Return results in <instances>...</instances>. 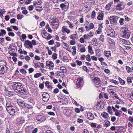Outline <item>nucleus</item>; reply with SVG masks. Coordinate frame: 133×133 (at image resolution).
<instances>
[{"instance_id":"4468645a","label":"nucleus","mask_w":133,"mask_h":133,"mask_svg":"<svg viewBox=\"0 0 133 133\" xmlns=\"http://www.w3.org/2000/svg\"><path fill=\"white\" fill-rule=\"evenodd\" d=\"M50 25H54L55 23H58L59 21L56 18H53L50 21Z\"/></svg>"},{"instance_id":"a211bd4d","label":"nucleus","mask_w":133,"mask_h":133,"mask_svg":"<svg viewBox=\"0 0 133 133\" xmlns=\"http://www.w3.org/2000/svg\"><path fill=\"white\" fill-rule=\"evenodd\" d=\"M113 3L112 2H111L109 3L106 6L105 8L106 10H109L111 6L113 4Z\"/></svg>"},{"instance_id":"c03bdc74","label":"nucleus","mask_w":133,"mask_h":133,"mask_svg":"<svg viewBox=\"0 0 133 133\" xmlns=\"http://www.w3.org/2000/svg\"><path fill=\"white\" fill-rule=\"evenodd\" d=\"M31 43V42L29 40H26L25 41L24 45L26 46V45H29Z\"/></svg>"},{"instance_id":"aec40b11","label":"nucleus","mask_w":133,"mask_h":133,"mask_svg":"<svg viewBox=\"0 0 133 133\" xmlns=\"http://www.w3.org/2000/svg\"><path fill=\"white\" fill-rule=\"evenodd\" d=\"M104 54L105 56L107 57H110L111 55V52L109 51H104Z\"/></svg>"},{"instance_id":"f3484780","label":"nucleus","mask_w":133,"mask_h":133,"mask_svg":"<svg viewBox=\"0 0 133 133\" xmlns=\"http://www.w3.org/2000/svg\"><path fill=\"white\" fill-rule=\"evenodd\" d=\"M88 117L90 120H92L94 118V116L93 114L91 113H89L87 114Z\"/></svg>"},{"instance_id":"8fccbe9b","label":"nucleus","mask_w":133,"mask_h":133,"mask_svg":"<svg viewBox=\"0 0 133 133\" xmlns=\"http://www.w3.org/2000/svg\"><path fill=\"white\" fill-rule=\"evenodd\" d=\"M99 39L102 42H103L104 39V36L103 35H101L100 36L99 38Z\"/></svg>"},{"instance_id":"7ed1b4c3","label":"nucleus","mask_w":133,"mask_h":133,"mask_svg":"<svg viewBox=\"0 0 133 133\" xmlns=\"http://www.w3.org/2000/svg\"><path fill=\"white\" fill-rule=\"evenodd\" d=\"M128 29L125 27H122L121 29L120 35L121 37L124 38H128L130 36L129 33L128 32Z\"/></svg>"},{"instance_id":"e433bc0d","label":"nucleus","mask_w":133,"mask_h":133,"mask_svg":"<svg viewBox=\"0 0 133 133\" xmlns=\"http://www.w3.org/2000/svg\"><path fill=\"white\" fill-rule=\"evenodd\" d=\"M20 72L22 74H25L26 73V70L24 69H20Z\"/></svg>"},{"instance_id":"338daca9","label":"nucleus","mask_w":133,"mask_h":133,"mask_svg":"<svg viewBox=\"0 0 133 133\" xmlns=\"http://www.w3.org/2000/svg\"><path fill=\"white\" fill-rule=\"evenodd\" d=\"M124 44L127 45H129L130 44V42L126 40L125 39Z\"/></svg>"},{"instance_id":"3c124183","label":"nucleus","mask_w":133,"mask_h":133,"mask_svg":"<svg viewBox=\"0 0 133 133\" xmlns=\"http://www.w3.org/2000/svg\"><path fill=\"white\" fill-rule=\"evenodd\" d=\"M127 81L128 83L130 84L132 82L131 80V77H128L127 78Z\"/></svg>"},{"instance_id":"69168bd1","label":"nucleus","mask_w":133,"mask_h":133,"mask_svg":"<svg viewBox=\"0 0 133 133\" xmlns=\"http://www.w3.org/2000/svg\"><path fill=\"white\" fill-rule=\"evenodd\" d=\"M9 35L10 36L14 37L15 34L13 32H9L8 33Z\"/></svg>"},{"instance_id":"de8ad7c7","label":"nucleus","mask_w":133,"mask_h":133,"mask_svg":"<svg viewBox=\"0 0 133 133\" xmlns=\"http://www.w3.org/2000/svg\"><path fill=\"white\" fill-rule=\"evenodd\" d=\"M119 79L120 83H121L122 85H124L125 84V81L122 80L121 78H119Z\"/></svg>"},{"instance_id":"6e6d98bb","label":"nucleus","mask_w":133,"mask_h":133,"mask_svg":"<svg viewBox=\"0 0 133 133\" xmlns=\"http://www.w3.org/2000/svg\"><path fill=\"white\" fill-rule=\"evenodd\" d=\"M83 70L85 71H86L87 72H89V71L88 70L87 67L85 66H83Z\"/></svg>"},{"instance_id":"dca6fc26","label":"nucleus","mask_w":133,"mask_h":133,"mask_svg":"<svg viewBox=\"0 0 133 133\" xmlns=\"http://www.w3.org/2000/svg\"><path fill=\"white\" fill-rule=\"evenodd\" d=\"M97 106H99L101 108L103 109L104 106V104L103 101H102L98 102L97 104Z\"/></svg>"},{"instance_id":"bf43d9fd","label":"nucleus","mask_w":133,"mask_h":133,"mask_svg":"<svg viewBox=\"0 0 133 133\" xmlns=\"http://www.w3.org/2000/svg\"><path fill=\"white\" fill-rule=\"evenodd\" d=\"M28 70L29 73L30 74L32 73L34 71V69L32 68H31L29 69Z\"/></svg>"},{"instance_id":"39448f33","label":"nucleus","mask_w":133,"mask_h":133,"mask_svg":"<svg viewBox=\"0 0 133 133\" xmlns=\"http://www.w3.org/2000/svg\"><path fill=\"white\" fill-rule=\"evenodd\" d=\"M109 19L111 24L113 25L117 23L118 18L115 16H111Z\"/></svg>"},{"instance_id":"4c0bfd02","label":"nucleus","mask_w":133,"mask_h":133,"mask_svg":"<svg viewBox=\"0 0 133 133\" xmlns=\"http://www.w3.org/2000/svg\"><path fill=\"white\" fill-rule=\"evenodd\" d=\"M109 82L112 83H114L115 84H118V82L115 80L113 79H110L109 81Z\"/></svg>"},{"instance_id":"72a5a7b5","label":"nucleus","mask_w":133,"mask_h":133,"mask_svg":"<svg viewBox=\"0 0 133 133\" xmlns=\"http://www.w3.org/2000/svg\"><path fill=\"white\" fill-rule=\"evenodd\" d=\"M25 107L26 108L28 109H30L31 110L32 109V105L26 104Z\"/></svg>"},{"instance_id":"ddd939ff","label":"nucleus","mask_w":133,"mask_h":133,"mask_svg":"<svg viewBox=\"0 0 133 133\" xmlns=\"http://www.w3.org/2000/svg\"><path fill=\"white\" fill-rule=\"evenodd\" d=\"M46 65L50 66L49 68H53L54 66V63L51 61H47L46 62Z\"/></svg>"},{"instance_id":"58836bf2","label":"nucleus","mask_w":133,"mask_h":133,"mask_svg":"<svg viewBox=\"0 0 133 133\" xmlns=\"http://www.w3.org/2000/svg\"><path fill=\"white\" fill-rule=\"evenodd\" d=\"M109 36H110L111 37H115V31L113 30H112V32H111V34H110L109 35Z\"/></svg>"},{"instance_id":"cd10ccee","label":"nucleus","mask_w":133,"mask_h":133,"mask_svg":"<svg viewBox=\"0 0 133 133\" xmlns=\"http://www.w3.org/2000/svg\"><path fill=\"white\" fill-rule=\"evenodd\" d=\"M8 112L10 115L12 116H14L15 114V111L14 109H13L11 111H9Z\"/></svg>"},{"instance_id":"c756f323","label":"nucleus","mask_w":133,"mask_h":133,"mask_svg":"<svg viewBox=\"0 0 133 133\" xmlns=\"http://www.w3.org/2000/svg\"><path fill=\"white\" fill-rule=\"evenodd\" d=\"M45 84V86H46L48 88L50 89H51L52 87L50 85H49L50 82H49L46 81Z\"/></svg>"},{"instance_id":"49530a36","label":"nucleus","mask_w":133,"mask_h":133,"mask_svg":"<svg viewBox=\"0 0 133 133\" xmlns=\"http://www.w3.org/2000/svg\"><path fill=\"white\" fill-rule=\"evenodd\" d=\"M126 69L127 70V72L128 73L130 72L131 71V68L130 67L128 66H126Z\"/></svg>"},{"instance_id":"f8f14e48","label":"nucleus","mask_w":133,"mask_h":133,"mask_svg":"<svg viewBox=\"0 0 133 133\" xmlns=\"http://www.w3.org/2000/svg\"><path fill=\"white\" fill-rule=\"evenodd\" d=\"M16 122L17 124H23L24 122V121L23 119L21 117L18 118L16 120Z\"/></svg>"},{"instance_id":"412c9836","label":"nucleus","mask_w":133,"mask_h":133,"mask_svg":"<svg viewBox=\"0 0 133 133\" xmlns=\"http://www.w3.org/2000/svg\"><path fill=\"white\" fill-rule=\"evenodd\" d=\"M88 51L89 53H90L91 55H92L94 54V52L92 50V48L90 45L88 46Z\"/></svg>"},{"instance_id":"e2e57ef3","label":"nucleus","mask_w":133,"mask_h":133,"mask_svg":"<svg viewBox=\"0 0 133 133\" xmlns=\"http://www.w3.org/2000/svg\"><path fill=\"white\" fill-rule=\"evenodd\" d=\"M57 54H56L54 53L52 55V58L54 59H55L57 58Z\"/></svg>"},{"instance_id":"0eeeda50","label":"nucleus","mask_w":133,"mask_h":133,"mask_svg":"<svg viewBox=\"0 0 133 133\" xmlns=\"http://www.w3.org/2000/svg\"><path fill=\"white\" fill-rule=\"evenodd\" d=\"M43 100L45 102H48L50 97L49 95L47 92H44L42 94Z\"/></svg>"},{"instance_id":"6e6552de","label":"nucleus","mask_w":133,"mask_h":133,"mask_svg":"<svg viewBox=\"0 0 133 133\" xmlns=\"http://www.w3.org/2000/svg\"><path fill=\"white\" fill-rule=\"evenodd\" d=\"M125 5L122 2L117 4L116 6V9L119 11L122 10L125 7Z\"/></svg>"},{"instance_id":"a19ab883","label":"nucleus","mask_w":133,"mask_h":133,"mask_svg":"<svg viewBox=\"0 0 133 133\" xmlns=\"http://www.w3.org/2000/svg\"><path fill=\"white\" fill-rule=\"evenodd\" d=\"M77 37V34H74L73 35H71L70 36V37L71 38L74 39H75Z\"/></svg>"},{"instance_id":"f03ea898","label":"nucleus","mask_w":133,"mask_h":133,"mask_svg":"<svg viewBox=\"0 0 133 133\" xmlns=\"http://www.w3.org/2000/svg\"><path fill=\"white\" fill-rule=\"evenodd\" d=\"M6 65L5 61H0V74H4L7 72L8 68L6 66Z\"/></svg>"},{"instance_id":"b1692460","label":"nucleus","mask_w":133,"mask_h":133,"mask_svg":"<svg viewBox=\"0 0 133 133\" xmlns=\"http://www.w3.org/2000/svg\"><path fill=\"white\" fill-rule=\"evenodd\" d=\"M32 127L31 126L27 127L25 128L26 131L28 132H31Z\"/></svg>"},{"instance_id":"603ef678","label":"nucleus","mask_w":133,"mask_h":133,"mask_svg":"<svg viewBox=\"0 0 133 133\" xmlns=\"http://www.w3.org/2000/svg\"><path fill=\"white\" fill-rule=\"evenodd\" d=\"M80 51L82 52H85L86 51V49L84 47H81L80 49Z\"/></svg>"},{"instance_id":"9d476101","label":"nucleus","mask_w":133,"mask_h":133,"mask_svg":"<svg viewBox=\"0 0 133 133\" xmlns=\"http://www.w3.org/2000/svg\"><path fill=\"white\" fill-rule=\"evenodd\" d=\"M9 53L11 56H15L16 50L14 48H10Z\"/></svg>"},{"instance_id":"052dcab7","label":"nucleus","mask_w":133,"mask_h":133,"mask_svg":"<svg viewBox=\"0 0 133 133\" xmlns=\"http://www.w3.org/2000/svg\"><path fill=\"white\" fill-rule=\"evenodd\" d=\"M61 45L60 43L58 42H57L55 44V46L56 47H59Z\"/></svg>"},{"instance_id":"ea45409f","label":"nucleus","mask_w":133,"mask_h":133,"mask_svg":"<svg viewBox=\"0 0 133 133\" xmlns=\"http://www.w3.org/2000/svg\"><path fill=\"white\" fill-rule=\"evenodd\" d=\"M66 22L68 24L69 27L70 28H73V26L72 24H71L69 21H67Z\"/></svg>"},{"instance_id":"c85d7f7f","label":"nucleus","mask_w":133,"mask_h":133,"mask_svg":"<svg viewBox=\"0 0 133 133\" xmlns=\"http://www.w3.org/2000/svg\"><path fill=\"white\" fill-rule=\"evenodd\" d=\"M109 92L111 95H115L113 96H112V97H115L116 98H117V97L116 96V95H116V94L112 90H109Z\"/></svg>"},{"instance_id":"774afa93","label":"nucleus","mask_w":133,"mask_h":133,"mask_svg":"<svg viewBox=\"0 0 133 133\" xmlns=\"http://www.w3.org/2000/svg\"><path fill=\"white\" fill-rule=\"evenodd\" d=\"M115 115L116 116L120 117L121 116V114L117 111L115 112Z\"/></svg>"},{"instance_id":"bb28decb","label":"nucleus","mask_w":133,"mask_h":133,"mask_svg":"<svg viewBox=\"0 0 133 133\" xmlns=\"http://www.w3.org/2000/svg\"><path fill=\"white\" fill-rule=\"evenodd\" d=\"M72 113V111L70 109L68 110L66 113V115L67 116H70L71 114Z\"/></svg>"},{"instance_id":"4d7b16f0","label":"nucleus","mask_w":133,"mask_h":133,"mask_svg":"<svg viewBox=\"0 0 133 133\" xmlns=\"http://www.w3.org/2000/svg\"><path fill=\"white\" fill-rule=\"evenodd\" d=\"M91 58L92 60L95 61H97V57H95L94 56H91Z\"/></svg>"},{"instance_id":"6ab92c4d","label":"nucleus","mask_w":133,"mask_h":133,"mask_svg":"<svg viewBox=\"0 0 133 133\" xmlns=\"http://www.w3.org/2000/svg\"><path fill=\"white\" fill-rule=\"evenodd\" d=\"M64 44V48H65L68 51H69L71 52L68 45L66 43H63Z\"/></svg>"},{"instance_id":"c9c22d12","label":"nucleus","mask_w":133,"mask_h":133,"mask_svg":"<svg viewBox=\"0 0 133 133\" xmlns=\"http://www.w3.org/2000/svg\"><path fill=\"white\" fill-rule=\"evenodd\" d=\"M108 114L105 112H103V113L101 114V116L104 118H107L108 116Z\"/></svg>"},{"instance_id":"423d86ee","label":"nucleus","mask_w":133,"mask_h":133,"mask_svg":"<svg viewBox=\"0 0 133 133\" xmlns=\"http://www.w3.org/2000/svg\"><path fill=\"white\" fill-rule=\"evenodd\" d=\"M83 84V79L81 78H78L76 82L77 86L78 88L81 87H82Z\"/></svg>"},{"instance_id":"f704fd0d","label":"nucleus","mask_w":133,"mask_h":133,"mask_svg":"<svg viewBox=\"0 0 133 133\" xmlns=\"http://www.w3.org/2000/svg\"><path fill=\"white\" fill-rule=\"evenodd\" d=\"M92 36L91 35H89L88 34L87 35H84L83 36V37L85 39H88L90 38V37H91Z\"/></svg>"},{"instance_id":"9b49d317","label":"nucleus","mask_w":133,"mask_h":133,"mask_svg":"<svg viewBox=\"0 0 133 133\" xmlns=\"http://www.w3.org/2000/svg\"><path fill=\"white\" fill-rule=\"evenodd\" d=\"M18 105L20 106L23 108H25V105L26 104H25L24 102L22 100H18Z\"/></svg>"},{"instance_id":"473e14b6","label":"nucleus","mask_w":133,"mask_h":133,"mask_svg":"<svg viewBox=\"0 0 133 133\" xmlns=\"http://www.w3.org/2000/svg\"><path fill=\"white\" fill-rule=\"evenodd\" d=\"M86 59L87 61L89 62H90L91 61V58L90 57V56L89 54H88L86 56Z\"/></svg>"},{"instance_id":"680f3d73","label":"nucleus","mask_w":133,"mask_h":133,"mask_svg":"<svg viewBox=\"0 0 133 133\" xmlns=\"http://www.w3.org/2000/svg\"><path fill=\"white\" fill-rule=\"evenodd\" d=\"M48 35V34L47 33L45 32V33H44L43 35H42V36L43 38H45L46 39V37Z\"/></svg>"},{"instance_id":"2f4dec72","label":"nucleus","mask_w":133,"mask_h":133,"mask_svg":"<svg viewBox=\"0 0 133 133\" xmlns=\"http://www.w3.org/2000/svg\"><path fill=\"white\" fill-rule=\"evenodd\" d=\"M76 48L75 46L72 47V49L73 50V52H72V55L74 56L76 54Z\"/></svg>"},{"instance_id":"864d4df0","label":"nucleus","mask_w":133,"mask_h":133,"mask_svg":"<svg viewBox=\"0 0 133 133\" xmlns=\"http://www.w3.org/2000/svg\"><path fill=\"white\" fill-rule=\"evenodd\" d=\"M12 105H11V104L9 103H6V109H8V108L10 107H11L12 106Z\"/></svg>"},{"instance_id":"20e7f679","label":"nucleus","mask_w":133,"mask_h":133,"mask_svg":"<svg viewBox=\"0 0 133 133\" xmlns=\"http://www.w3.org/2000/svg\"><path fill=\"white\" fill-rule=\"evenodd\" d=\"M94 83V85L96 87H99L101 86V81L99 78L98 77H95L93 81Z\"/></svg>"},{"instance_id":"f257e3e1","label":"nucleus","mask_w":133,"mask_h":133,"mask_svg":"<svg viewBox=\"0 0 133 133\" xmlns=\"http://www.w3.org/2000/svg\"><path fill=\"white\" fill-rule=\"evenodd\" d=\"M13 90L16 93L21 95H25L26 89L24 85L19 82H15L12 85Z\"/></svg>"},{"instance_id":"2eb2a0df","label":"nucleus","mask_w":133,"mask_h":133,"mask_svg":"<svg viewBox=\"0 0 133 133\" xmlns=\"http://www.w3.org/2000/svg\"><path fill=\"white\" fill-rule=\"evenodd\" d=\"M62 31L63 33L65 32L66 33L68 34H69L70 32V31L69 29H68L66 28L65 26H63L62 28Z\"/></svg>"},{"instance_id":"7c9ffc66","label":"nucleus","mask_w":133,"mask_h":133,"mask_svg":"<svg viewBox=\"0 0 133 133\" xmlns=\"http://www.w3.org/2000/svg\"><path fill=\"white\" fill-rule=\"evenodd\" d=\"M102 26L101 25L99 27L98 30L97 31V34H100L102 32L101 28L102 27Z\"/></svg>"},{"instance_id":"0e129e2a","label":"nucleus","mask_w":133,"mask_h":133,"mask_svg":"<svg viewBox=\"0 0 133 133\" xmlns=\"http://www.w3.org/2000/svg\"><path fill=\"white\" fill-rule=\"evenodd\" d=\"M54 41L53 39L50 40L49 42V44L50 45H52L54 44Z\"/></svg>"},{"instance_id":"5fc2aeb1","label":"nucleus","mask_w":133,"mask_h":133,"mask_svg":"<svg viewBox=\"0 0 133 133\" xmlns=\"http://www.w3.org/2000/svg\"><path fill=\"white\" fill-rule=\"evenodd\" d=\"M96 15V13L95 12L93 11L92 12L91 17L92 18H94L95 17Z\"/></svg>"},{"instance_id":"393cba45","label":"nucleus","mask_w":133,"mask_h":133,"mask_svg":"<svg viewBox=\"0 0 133 133\" xmlns=\"http://www.w3.org/2000/svg\"><path fill=\"white\" fill-rule=\"evenodd\" d=\"M6 95L10 97L13 95V94L11 92L7 91L5 92Z\"/></svg>"},{"instance_id":"a18cd8bd","label":"nucleus","mask_w":133,"mask_h":133,"mask_svg":"<svg viewBox=\"0 0 133 133\" xmlns=\"http://www.w3.org/2000/svg\"><path fill=\"white\" fill-rule=\"evenodd\" d=\"M108 112L110 114L112 113V109L110 106H109L108 107Z\"/></svg>"},{"instance_id":"79ce46f5","label":"nucleus","mask_w":133,"mask_h":133,"mask_svg":"<svg viewBox=\"0 0 133 133\" xmlns=\"http://www.w3.org/2000/svg\"><path fill=\"white\" fill-rule=\"evenodd\" d=\"M26 38V36L25 34H22L21 36L20 37L21 39L23 41L24 39H25Z\"/></svg>"},{"instance_id":"1a4fd4ad","label":"nucleus","mask_w":133,"mask_h":133,"mask_svg":"<svg viewBox=\"0 0 133 133\" xmlns=\"http://www.w3.org/2000/svg\"><path fill=\"white\" fill-rule=\"evenodd\" d=\"M36 119L38 121L42 122L45 120V117L41 115H37L36 116Z\"/></svg>"},{"instance_id":"13d9d810","label":"nucleus","mask_w":133,"mask_h":133,"mask_svg":"<svg viewBox=\"0 0 133 133\" xmlns=\"http://www.w3.org/2000/svg\"><path fill=\"white\" fill-rule=\"evenodd\" d=\"M124 21V19L123 18H121L119 21V22L120 24L122 25L123 24V22Z\"/></svg>"},{"instance_id":"09e8293b","label":"nucleus","mask_w":133,"mask_h":133,"mask_svg":"<svg viewBox=\"0 0 133 133\" xmlns=\"http://www.w3.org/2000/svg\"><path fill=\"white\" fill-rule=\"evenodd\" d=\"M42 75L40 73H37L34 75V77L35 78H37L41 76Z\"/></svg>"},{"instance_id":"5701e85b","label":"nucleus","mask_w":133,"mask_h":133,"mask_svg":"<svg viewBox=\"0 0 133 133\" xmlns=\"http://www.w3.org/2000/svg\"><path fill=\"white\" fill-rule=\"evenodd\" d=\"M60 70L63 73H65L66 71V68L64 66H61L60 68Z\"/></svg>"},{"instance_id":"4be33fe9","label":"nucleus","mask_w":133,"mask_h":133,"mask_svg":"<svg viewBox=\"0 0 133 133\" xmlns=\"http://www.w3.org/2000/svg\"><path fill=\"white\" fill-rule=\"evenodd\" d=\"M103 15L104 14L103 13L99 14L97 17V19L100 20H102L104 16Z\"/></svg>"},{"instance_id":"a878e982","label":"nucleus","mask_w":133,"mask_h":133,"mask_svg":"<svg viewBox=\"0 0 133 133\" xmlns=\"http://www.w3.org/2000/svg\"><path fill=\"white\" fill-rule=\"evenodd\" d=\"M17 107L15 106H14L13 105L10 107L9 108H8V109H7L6 110H7L8 111V112L9 111H11V110H12L13 109H14L15 110L16 109Z\"/></svg>"},{"instance_id":"37998d69","label":"nucleus","mask_w":133,"mask_h":133,"mask_svg":"<svg viewBox=\"0 0 133 133\" xmlns=\"http://www.w3.org/2000/svg\"><path fill=\"white\" fill-rule=\"evenodd\" d=\"M104 124V125L106 127H108L109 126L110 124V123L109 121H105Z\"/></svg>"}]
</instances>
